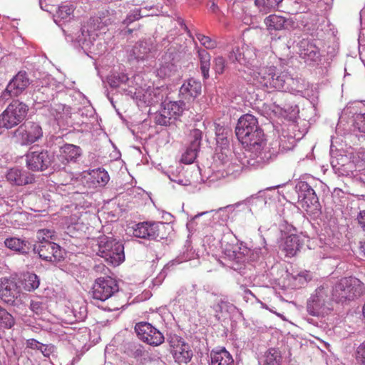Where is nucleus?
Masks as SVG:
<instances>
[{
	"instance_id": "15",
	"label": "nucleus",
	"mask_w": 365,
	"mask_h": 365,
	"mask_svg": "<svg viewBox=\"0 0 365 365\" xmlns=\"http://www.w3.org/2000/svg\"><path fill=\"white\" fill-rule=\"evenodd\" d=\"M30 80L24 71L19 72L8 83L1 98L8 100L11 97H16L21 94L30 85Z\"/></svg>"
},
{
	"instance_id": "21",
	"label": "nucleus",
	"mask_w": 365,
	"mask_h": 365,
	"mask_svg": "<svg viewBox=\"0 0 365 365\" xmlns=\"http://www.w3.org/2000/svg\"><path fill=\"white\" fill-rule=\"evenodd\" d=\"M20 295L16 282L7 277L0 279V299L7 304H13Z\"/></svg>"
},
{
	"instance_id": "46",
	"label": "nucleus",
	"mask_w": 365,
	"mask_h": 365,
	"mask_svg": "<svg viewBox=\"0 0 365 365\" xmlns=\"http://www.w3.org/2000/svg\"><path fill=\"white\" fill-rule=\"evenodd\" d=\"M154 121L158 125L168 126L172 123L173 119L167 113H163V106H162L161 110L154 114Z\"/></svg>"
},
{
	"instance_id": "57",
	"label": "nucleus",
	"mask_w": 365,
	"mask_h": 365,
	"mask_svg": "<svg viewBox=\"0 0 365 365\" xmlns=\"http://www.w3.org/2000/svg\"><path fill=\"white\" fill-rule=\"evenodd\" d=\"M27 346L28 347L33 349H38L39 350L41 347L43 346V344L40 343L37 340L34 339H31L27 341Z\"/></svg>"
},
{
	"instance_id": "35",
	"label": "nucleus",
	"mask_w": 365,
	"mask_h": 365,
	"mask_svg": "<svg viewBox=\"0 0 365 365\" xmlns=\"http://www.w3.org/2000/svg\"><path fill=\"white\" fill-rule=\"evenodd\" d=\"M22 284L26 291L32 292L39 287L40 279L36 274L27 272L24 275Z\"/></svg>"
},
{
	"instance_id": "44",
	"label": "nucleus",
	"mask_w": 365,
	"mask_h": 365,
	"mask_svg": "<svg viewBox=\"0 0 365 365\" xmlns=\"http://www.w3.org/2000/svg\"><path fill=\"white\" fill-rule=\"evenodd\" d=\"M195 35L201 45L207 49H213L217 47V42L215 39L211 38L210 36H205L197 31L195 33Z\"/></svg>"
},
{
	"instance_id": "7",
	"label": "nucleus",
	"mask_w": 365,
	"mask_h": 365,
	"mask_svg": "<svg viewBox=\"0 0 365 365\" xmlns=\"http://www.w3.org/2000/svg\"><path fill=\"white\" fill-rule=\"evenodd\" d=\"M98 255L113 266L119 265L125 259L123 244L108 236L99 237Z\"/></svg>"
},
{
	"instance_id": "39",
	"label": "nucleus",
	"mask_w": 365,
	"mask_h": 365,
	"mask_svg": "<svg viewBox=\"0 0 365 365\" xmlns=\"http://www.w3.org/2000/svg\"><path fill=\"white\" fill-rule=\"evenodd\" d=\"M280 353L275 349H268L261 359L263 365H280Z\"/></svg>"
},
{
	"instance_id": "64",
	"label": "nucleus",
	"mask_w": 365,
	"mask_h": 365,
	"mask_svg": "<svg viewBox=\"0 0 365 365\" xmlns=\"http://www.w3.org/2000/svg\"><path fill=\"white\" fill-rule=\"evenodd\" d=\"M359 250L360 252L365 257V240L360 242Z\"/></svg>"
},
{
	"instance_id": "62",
	"label": "nucleus",
	"mask_w": 365,
	"mask_h": 365,
	"mask_svg": "<svg viewBox=\"0 0 365 365\" xmlns=\"http://www.w3.org/2000/svg\"><path fill=\"white\" fill-rule=\"evenodd\" d=\"M50 112V115L53 117L55 119L58 118L59 113L57 111L56 108H51V109H48Z\"/></svg>"
},
{
	"instance_id": "1",
	"label": "nucleus",
	"mask_w": 365,
	"mask_h": 365,
	"mask_svg": "<svg viewBox=\"0 0 365 365\" xmlns=\"http://www.w3.org/2000/svg\"><path fill=\"white\" fill-rule=\"evenodd\" d=\"M217 147L214 156L213 172L208 177L210 182H215L227 177L236 178L243 168L242 163L229 147L227 130L219 124L215 125Z\"/></svg>"
},
{
	"instance_id": "37",
	"label": "nucleus",
	"mask_w": 365,
	"mask_h": 365,
	"mask_svg": "<svg viewBox=\"0 0 365 365\" xmlns=\"http://www.w3.org/2000/svg\"><path fill=\"white\" fill-rule=\"evenodd\" d=\"M93 182L98 186H104L109 181L110 177L104 169L98 168L93 170L90 173Z\"/></svg>"
},
{
	"instance_id": "11",
	"label": "nucleus",
	"mask_w": 365,
	"mask_h": 365,
	"mask_svg": "<svg viewBox=\"0 0 365 365\" xmlns=\"http://www.w3.org/2000/svg\"><path fill=\"white\" fill-rule=\"evenodd\" d=\"M299 205L309 214H314L319 209L318 197L312 187L305 181L296 185Z\"/></svg>"
},
{
	"instance_id": "48",
	"label": "nucleus",
	"mask_w": 365,
	"mask_h": 365,
	"mask_svg": "<svg viewBox=\"0 0 365 365\" xmlns=\"http://www.w3.org/2000/svg\"><path fill=\"white\" fill-rule=\"evenodd\" d=\"M249 203L252 205H258L260 207L264 206L267 203L264 192L259 191L257 195H252L249 200Z\"/></svg>"
},
{
	"instance_id": "16",
	"label": "nucleus",
	"mask_w": 365,
	"mask_h": 365,
	"mask_svg": "<svg viewBox=\"0 0 365 365\" xmlns=\"http://www.w3.org/2000/svg\"><path fill=\"white\" fill-rule=\"evenodd\" d=\"M16 134L21 144L29 145L39 140L43 136V131L38 123L27 122L18 128Z\"/></svg>"
},
{
	"instance_id": "9",
	"label": "nucleus",
	"mask_w": 365,
	"mask_h": 365,
	"mask_svg": "<svg viewBox=\"0 0 365 365\" xmlns=\"http://www.w3.org/2000/svg\"><path fill=\"white\" fill-rule=\"evenodd\" d=\"M29 108L25 103L14 101L0 115V128H11L22 122L28 113Z\"/></svg>"
},
{
	"instance_id": "22",
	"label": "nucleus",
	"mask_w": 365,
	"mask_h": 365,
	"mask_svg": "<svg viewBox=\"0 0 365 365\" xmlns=\"http://www.w3.org/2000/svg\"><path fill=\"white\" fill-rule=\"evenodd\" d=\"M163 223L143 222L135 225L133 235L138 238L155 240L159 236L160 226Z\"/></svg>"
},
{
	"instance_id": "24",
	"label": "nucleus",
	"mask_w": 365,
	"mask_h": 365,
	"mask_svg": "<svg viewBox=\"0 0 365 365\" xmlns=\"http://www.w3.org/2000/svg\"><path fill=\"white\" fill-rule=\"evenodd\" d=\"M256 53L255 50L247 46L242 45L241 47L236 46L229 55V58L232 61H237L242 65H252L256 58Z\"/></svg>"
},
{
	"instance_id": "42",
	"label": "nucleus",
	"mask_w": 365,
	"mask_h": 365,
	"mask_svg": "<svg viewBox=\"0 0 365 365\" xmlns=\"http://www.w3.org/2000/svg\"><path fill=\"white\" fill-rule=\"evenodd\" d=\"M128 76L123 73L113 74L108 78V82L110 87L118 88L123 84H125L128 81Z\"/></svg>"
},
{
	"instance_id": "50",
	"label": "nucleus",
	"mask_w": 365,
	"mask_h": 365,
	"mask_svg": "<svg viewBox=\"0 0 365 365\" xmlns=\"http://www.w3.org/2000/svg\"><path fill=\"white\" fill-rule=\"evenodd\" d=\"M215 309L216 312H233L235 309V307L232 304L221 299L217 304L215 306Z\"/></svg>"
},
{
	"instance_id": "28",
	"label": "nucleus",
	"mask_w": 365,
	"mask_h": 365,
	"mask_svg": "<svg viewBox=\"0 0 365 365\" xmlns=\"http://www.w3.org/2000/svg\"><path fill=\"white\" fill-rule=\"evenodd\" d=\"M163 113L170 115L173 120H177L186 109V103L182 99L178 101L163 103Z\"/></svg>"
},
{
	"instance_id": "56",
	"label": "nucleus",
	"mask_w": 365,
	"mask_h": 365,
	"mask_svg": "<svg viewBox=\"0 0 365 365\" xmlns=\"http://www.w3.org/2000/svg\"><path fill=\"white\" fill-rule=\"evenodd\" d=\"M339 247L338 245H334L333 247L328 245L327 243H326L322 247V249L323 250V251L326 252V253H324L323 255V257L325 258V257H334V255L331 254V252L334 251L335 250H336L337 248Z\"/></svg>"
},
{
	"instance_id": "17",
	"label": "nucleus",
	"mask_w": 365,
	"mask_h": 365,
	"mask_svg": "<svg viewBox=\"0 0 365 365\" xmlns=\"http://www.w3.org/2000/svg\"><path fill=\"white\" fill-rule=\"evenodd\" d=\"M34 250L41 259L49 262H58L64 257V250L52 242L35 245Z\"/></svg>"
},
{
	"instance_id": "45",
	"label": "nucleus",
	"mask_w": 365,
	"mask_h": 365,
	"mask_svg": "<svg viewBox=\"0 0 365 365\" xmlns=\"http://www.w3.org/2000/svg\"><path fill=\"white\" fill-rule=\"evenodd\" d=\"M233 210L232 206L228 205L225 207H221L217 211H215L212 217L218 220L221 223L225 222L230 217V212Z\"/></svg>"
},
{
	"instance_id": "34",
	"label": "nucleus",
	"mask_w": 365,
	"mask_h": 365,
	"mask_svg": "<svg viewBox=\"0 0 365 365\" xmlns=\"http://www.w3.org/2000/svg\"><path fill=\"white\" fill-rule=\"evenodd\" d=\"M133 55L138 61L148 59L150 56V48L147 42L138 43L133 49Z\"/></svg>"
},
{
	"instance_id": "52",
	"label": "nucleus",
	"mask_w": 365,
	"mask_h": 365,
	"mask_svg": "<svg viewBox=\"0 0 365 365\" xmlns=\"http://www.w3.org/2000/svg\"><path fill=\"white\" fill-rule=\"evenodd\" d=\"M293 278L303 285L312 279V275L310 272L304 270L293 276Z\"/></svg>"
},
{
	"instance_id": "18",
	"label": "nucleus",
	"mask_w": 365,
	"mask_h": 365,
	"mask_svg": "<svg viewBox=\"0 0 365 365\" xmlns=\"http://www.w3.org/2000/svg\"><path fill=\"white\" fill-rule=\"evenodd\" d=\"M165 94V88L163 86L159 87L148 86L146 88H140L135 92L136 99L147 106L159 103Z\"/></svg>"
},
{
	"instance_id": "47",
	"label": "nucleus",
	"mask_w": 365,
	"mask_h": 365,
	"mask_svg": "<svg viewBox=\"0 0 365 365\" xmlns=\"http://www.w3.org/2000/svg\"><path fill=\"white\" fill-rule=\"evenodd\" d=\"M53 236L54 231L49 229L39 230L37 232V239L38 240L39 244L51 242L50 240H53Z\"/></svg>"
},
{
	"instance_id": "31",
	"label": "nucleus",
	"mask_w": 365,
	"mask_h": 365,
	"mask_svg": "<svg viewBox=\"0 0 365 365\" xmlns=\"http://www.w3.org/2000/svg\"><path fill=\"white\" fill-rule=\"evenodd\" d=\"M74 7L71 4H63L58 6L54 16V21L56 24L60 22L70 21L73 17Z\"/></svg>"
},
{
	"instance_id": "5",
	"label": "nucleus",
	"mask_w": 365,
	"mask_h": 365,
	"mask_svg": "<svg viewBox=\"0 0 365 365\" xmlns=\"http://www.w3.org/2000/svg\"><path fill=\"white\" fill-rule=\"evenodd\" d=\"M248 138L250 142L241 143L247 148L250 153V158L255 160V163L257 164L266 163L277 156L278 153L277 142L271 143L267 145L264 132L261 128L256 132H253Z\"/></svg>"
},
{
	"instance_id": "63",
	"label": "nucleus",
	"mask_w": 365,
	"mask_h": 365,
	"mask_svg": "<svg viewBox=\"0 0 365 365\" xmlns=\"http://www.w3.org/2000/svg\"><path fill=\"white\" fill-rule=\"evenodd\" d=\"M214 212L213 210L212 211H210V212H200V213H198L197 215H195L192 218V220H196L197 218H199L200 217L202 216V215H208L211 212Z\"/></svg>"
},
{
	"instance_id": "36",
	"label": "nucleus",
	"mask_w": 365,
	"mask_h": 365,
	"mask_svg": "<svg viewBox=\"0 0 365 365\" xmlns=\"http://www.w3.org/2000/svg\"><path fill=\"white\" fill-rule=\"evenodd\" d=\"M177 71L176 66L171 61H164L157 69V76L161 78L173 76Z\"/></svg>"
},
{
	"instance_id": "40",
	"label": "nucleus",
	"mask_w": 365,
	"mask_h": 365,
	"mask_svg": "<svg viewBox=\"0 0 365 365\" xmlns=\"http://www.w3.org/2000/svg\"><path fill=\"white\" fill-rule=\"evenodd\" d=\"M282 0H255V4L260 11L267 13L271 9L277 7Z\"/></svg>"
},
{
	"instance_id": "61",
	"label": "nucleus",
	"mask_w": 365,
	"mask_h": 365,
	"mask_svg": "<svg viewBox=\"0 0 365 365\" xmlns=\"http://www.w3.org/2000/svg\"><path fill=\"white\" fill-rule=\"evenodd\" d=\"M269 106V110L272 113H274V114L280 113V111L282 110V108L279 105H277L275 103H274L273 104H272Z\"/></svg>"
},
{
	"instance_id": "58",
	"label": "nucleus",
	"mask_w": 365,
	"mask_h": 365,
	"mask_svg": "<svg viewBox=\"0 0 365 365\" xmlns=\"http://www.w3.org/2000/svg\"><path fill=\"white\" fill-rule=\"evenodd\" d=\"M358 222L365 231V210L361 211L357 217Z\"/></svg>"
},
{
	"instance_id": "23",
	"label": "nucleus",
	"mask_w": 365,
	"mask_h": 365,
	"mask_svg": "<svg viewBox=\"0 0 365 365\" xmlns=\"http://www.w3.org/2000/svg\"><path fill=\"white\" fill-rule=\"evenodd\" d=\"M250 250L242 243L227 244L223 250L226 258L237 263H244Z\"/></svg>"
},
{
	"instance_id": "29",
	"label": "nucleus",
	"mask_w": 365,
	"mask_h": 365,
	"mask_svg": "<svg viewBox=\"0 0 365 365\" xmlns=\"http://www.w3.org/2000/svg\"><path fill=\"white\" fill-rule=\"evenodd\" d=\"M210 357V365H234L232 355L225 348L212 350Z\"/></svg>"
},
{
	"instance_id": "43",
	"label": "nucleus",
	"mask_w": 365,
	"mask_h": 365,
	"mask_svg": "<svg viewBox=\"0 0 365 365\" xmlns=\"http://www.w3.org/2000/svg\"><path fill=\"white\" fill-rule=\"evenodd\" d=\"M0 325L6 329H10L14 325V319L6 309L0 306Z\"/></svg>"
},
{
	"instance_id": "10",
	"label": "nucleus",
	"mask_w": 365,
	"mask_h": 365,
	"mask_svg": "<svg viewBox=\"0 0 365 365\" xmlns=\"http://www.w3.org/2000/svg\"><path fill=\"white\" fill-rule=\"evenodd\" d=\"M280 231V248L285 252L286 256H294L302 245L300 236L297 234L295 228L287 223L281 225Z\"/></svg>"
},
{
	"instance_id": "19",
	"label": "nucleus",
	"mask_w": 365,
	"mask_h": 365,
	"mask_svg": "<svg viewBox=\"0 0 365 365\" xmlns=\"http://www.w3.org/2000/svg\"><path fill=\"white\" fill-rule=\"evenodd\" d=\"M27 168L33 171L46 170L51 165V156L48 151H30L26 155Z\"/></svg>"
},
{
	"instance_id": "25",
	"label": "nucleus",
	"mask_w": 365,
	"mask_h": 365,
	"mask_svg": "<svg viewBox=\"0 0 365 365\" xmlns=\"http://www.w3.org/2000/svg\"><path fill=\"white\" fill-rule=\"evenodd\" d=\"M191 136L193 138V140L181 157V161L185 164H191L196 159L200 150L202 131L199 129H194L191 132Z\"/></svg>"
},
{
	"instance_id": "20",
	"label": "nucleus",
	"mask_w": 365,
	"mask_h": 365,
	"mask_svg": "<svg viewBox=\"0 0 365 365\" xmlns=\"http://www.w3.org/2000/svg\"><path fill=\"white\" fill-rule=\"evenodd\" d=\"M299 54L305 63L310 66H317L321 61L319 48L307 41H302L300 43Z\"/></svg>"
},
{
	"instance_id": "4",
	"label": "nucleus",
	"mask_w": 365,
	"mask_h": 365,
	"mask_svg": "<svg viewBox=\"0 0 365 365\" xmlns=\"http://www.w3.org/2000/svg\"><path fill=\"white\" fill-rule=\"evenodd\" d=\"M110 23V19L106 16L91 17L83 26L80 33L76 34L75 37L71 34L66 36V40L74 41L83 48H91L99 34L106 33V27Z\"/></svg>"
},
{
	"instance_id": "3",
	"label": "nucleus",
	"mask_w": 365,
	"mask_h": 365,
	"mask_svg": "<svg viewBox=\"0 0 365 365\" xmlns=\"http://www.w3.org/2000/svg\"><path fill=\"white\" fill-rule=\"evenodd\" d=\"M91 294L93 299L101 302L110 299L109 305L105 307L110 312L118 310L127 304L125 294L120 292L118 281L110 277L97 278L93 284Z\"/></svg>"
},
{
	"instance_id": "51",
	"label": "nucleus",
	"mask_w": 365,
	"mask_h": 365,
	"mask_svg": "<svg viewBox=\"0 0 365 365\" xmlns=\"http://www.w3.org/2000/svg\"><path fill=\"white\" fill-rule=\"evenodd\" d=\"M167 341L172 349V351L176 348H178V346H183L185 343L182 337L176 334H170L168 336Z\"/></svg>"
},
{
	"instance_id": "30",
	"label": "nucleus",
	"mask_w": 365,
	"mask_h": 365,
	"mask_svg": "<svg viewBox=\"0 0 365 365\" xmlns=\"http://www.w3.org/2000/svg\"><path fill=\"white\" fill-rule=\"evenodd\" d=\"M292 21L284 16L272 14L266 17L264 24L268 30H282L286 29L291 25Z\"/></svg>"
},
{
	"instance_id": "54",
	"label": "nucleus",
	"mask_w": 365,
	"mask_h": 365,
	"mask_svg": "<svg viewBox=\"0 0 365 365\" xmlns=\"http://www.w3.org/2000/svg\"><path fill=\"white\" fill-rule=\"evenodd\" d=\"M356 360L361 365H365V341L356 349Z\"/></svg>"
},
{
	"instance_id": "13",
	"label": "nucleus",
	"mask_w": 365,
	"mask_h": 365,
	"mask_svg": "<svg viewBox=\"0 0 365 365\" xmlns=\"http://www.w3.org/2000/svg\"><path fill=\"white\" fill-rule=\"evenodd\" d=\"M135 331L140 340L151 346H159L165 340L163 334L148 322L138 323Z\"/></svg>"
},
{
	"instance_id": "2",
	"label": "nucleus",
	"mask_w": 365,
	"mask_h": 365,
	"mask_svg": "<svg viewBox=\"0 0 365 365\" xmlns=\"http://www.w3.org/2000/svg\"><path fill=\"white\" fill-rule=\"evenodd\" d=\"M256 84L268 91L274 90L299 92L303 88L299 79H294L287 71H279L274 66L263 67L254 73Z\"/></svg>"
},
{
	"instance_id": "49",
	"label": "nucleus",
	"mask_w": 365,
	"mask_h": 365,
	"mask_svg": "<svg viewBox=\"0 0 365 365\" xmlns=\"http://www.w3.org/2000/svg\"><path fill=\"white\" fill-rule=\"evenodd\" d=\"M147 14H143L141 9H135L130 11L126 19L123 21V24L128 26L134 21L138 20L143 16H146Z\"/></svg>"
},
{
	"instance_id": "12",
	"label": "nucleus",
	"mask_w": 365,
	"mask_h": 365,
	"mask_svg": "<svg viewBox=\"0 0 365 365\" xmlns=\"http://www.w3.org/2000/svg\"><path fill=\"white\" fill-rule=\"evenodd\" d=\"M82 155V149L76 145L66 143L62 145L53 161L54 169L62 170L71 163H76Z\"/></svg>"
},
{
	"instance_id": "59",
	"label": "nucleus",
	"mask_w": 365,
	"mask_h": 365,
	"mask_svg": "<svg viewBox=\"0 0 365 365\" xmlns=\"http://www.w3.org/2000/svg\"><path fill=\"white\" fill-rule=\"evenodd\" d=\"M356 124L359 130L365 133V114L360 117V119L356 123Z\"/></svg>"
},
{
	"instance_id": "53",
	"label": "nucleus",
	"mask_w": 365,
	"mask_h": 365,
	"mask_svg": "<svg viewBox=\"0 0 365 365\" xmlns=\"http://www.w3.org/2000/svg\"><path fill=\"white\" fill-rule=\"evenodd\" d=\"M31 310L36 314H41L46 309L45 304L39 301L32 300L30 304Z\"/></svg>"
},
{
	"instance_id": "60",
	"label": "nucleus",
	"mask_w": 365,
	"mask_h": 365,
	"mask_svg": "<svg viewBox=\"0 0 365 365\" xmlns=\"http://www.w3.org/2000/svg\"><path fill=\"white\" fill-rule=\"evenodd\" d=\"M43 347H41L39 350L43 354V356H49L50 354L51 353V346L43 344Z\"/></svg>"
},
{
	"instance_id": "32",
	"label": "nucleus",
	"mask_w": 365,
	"mask_h": 365,
	"mask_svg": "<svg viewBox=\"0 0 365 365\" xmlns=\"http://www.w3.org/2000/svg\"><path fill=\"white\" fill-rule=\"evenodd\" d=\"M174 358L179 363H188L192 357V351L187 343L180 346L172 351Z\"/></svg>"
},
{
	"instance_id": "6",
	"label": "nucleus",
	"mask_w": 365,
	"mask_h": 365,
	"mask_svg": "<svg viewBox=\"0 0 365 365\" xmlns=\"http://www.w3.org/2000/svg\"><path fill=\"white\" fill-rule=\"evenodd\" d=\"M364 284L354 277H344L337 282L332 289V298L337 302L353 301L364 292Z\"/></svg>"
},
{
	"instance_id": "33",
	"label": "nucleus",
	"mask_w": 365,
	"mask_h": 365,
	"mask_svg": "<svg viewBox=\"0 0 365 365\" xmlns=\"http://www.w3.org/2000/svg\"><path fill=\"white\" fill-rule=\"evenodd\" d=\"M198 57L200 63V69L203 78L207 79L209 78V71L210 68V59L211 56L210 53L205 49H197Z\"/></svg>"
},
{
	"instance_id": "55",
	"label": "nucleus",
	"mask_w": 365,
	"mask_h": 365,
	"mask_svg": "<svg viewBox=\"0 0 365 365\" xmlns=\"http://www.w3.org/2000/svg\"><path fill=\"white\" fill-rule=\"evenodd\" d=\"M213 68L216 73L221 74L223 73L225 67V61L222 56H217L214 59Z\"/></svg>"
},
{
	"instance_id": "38",
	"label": "nucleus",
	"mask_w": 365,
	"mask_h": 365,
	"mask_svg": "<svg viewBox=\"0 0 365 365\" xmlns=\"http://www.w3.org/2000/svg\"><path fill=\"white\" fill-rule=\"evenodd\" d=\"M4 244L6 247L10 250L19 252L21 253H26L27 250V242L17 237H11L5 240Z\"/></svg>"
},
{
	"instance_id": "8",
	"label": "nucleus",
	"mask_w": 365,
	"mask_h": 365,
	"mask_svg": "<svg viewBox=\"0 0 365 365\" xmlns=\"http://www.w3.org/2000/svg\"><path fill=\"white\" fill-rule=\"evenodd\" d=\"M329 293L330 289L327 284H324L316 289L307 303V310L310 315L323 317L328 314L331 301Z\"/></svg>"
},
{
	"instance_id": "14",
	"label": "nucleus",
	"mask_w": 365,
	"mask_h": 365,
	"mask_svg": "<svg viewBox=\"0 0 365 365\" xmlns=\"http://www.w3.org/2000/svg\"><path fill=\"white\" fill-rule=\"evenodd\" d=\"M260 129L257 118L251 114H245L238 120L235 133L241 143L250 142L248 138L253 132Z\"/></svg>"
},
{
	"instance_id": "27",
	"label": "nucleus",
	"mask_w": 365,
	"mask_h": 365,
	"mask_svg": "<svg viewBox=\"0 0 365 365\" xmlns=\"http://www.w3.org/2000/svg\"><path fill=\"white\" fill-rule=\"evenodd\" d=\"M6 178L11 185L17 186L31 183L34 180L33 175L16 167L9 169L6 173Z\"/></svg>"
},
{
	"instance_id": "41",
	"label": "nucleus",
	"mask_w": 365,
	"mask_h": 365,
	"mask_svg": "<svg viewBox=\"0 0 365 365\" xmlns=\"http://www.w3.org/2000/svg\"><path fill=\"white\" fill-rule=\"evenodd\" d=\"M76 321H83L87 315L86 307L83 304L76 302L71 305L70 309Z\"/></svg>"
},
{
	"instance_id": "26",
	"label": "nucleus",
	"mask_w": 365,
	"mask_h": 365,
	"mask_svg": "<svg viewBox=\"0 0 365 365\" xmlns=\"http://www.w3.org/2000/svg\"><path fill=\"white\" fill-rule=\"evenodd\" d=\"M201 83L193 78L186 81L180 87L179 95L185 101L190 102L197 98L201 93Z\"/></svg>"
}]
</instances>
